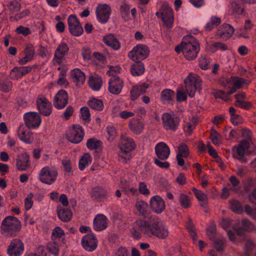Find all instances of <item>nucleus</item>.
Listing matches in <instances>:
<instances>
[{"label":"nucleus","mask_w":256,"mask_h":256,"mask_svg":"<svg viewBox=\"0 0 256 256\" xmlns=\"http://www.w3.org/2000/svg\"><path fill=\"white\" fill-rule=\"evenodd\" d=\"M200 50L198 42L194 37L190 35L184 36L182 43L175 48L176 52H182L184 58L188 60L195 59Z\"/></svg>","instance_id":"f257e3e1"},{"label":"nucleus","mask_w":256,"mask_h":256,"mask_svg":"<svg viewBox=\"0 0 256 256\" xmlns=\"http://www.w3.org/2000/svg\"><path fill=\"white\" fill-rule=\"evenodd\" d=\"M147 236H154L158 238L166 239L168 235L166 226L157 216L152 217L149 222L146 221Z\"/></svg>","instance_id":"f03ea898"},{"label":"nucleus","mask_w":256,"mask_h":256,"mask_svg":"<svg viewBox=\"0 0 256 256\" xmlns=\"http://www.w3.org/2000/svg\"><path fill=\"white\" fill-rule=\"evenodd\" d=\"M20 222L12 216H6L2 222L1 232L7 237L14 236L21 229Z\"/></svg>","instance_id":"7ed1b4c3"},{"label":"nucleus","mask_w":256,"mask_h":256,"mask_svg":"<svg viewBox=\"0 0 256 256\" xmlns=\"http://www.w3.org/2000/svg\"><path fill=\"white\" fill-rule=\"evenodd\" d=\"M135 147V143L132 138L126 136H122L119 144L120 150L118 154L120 160L126 163L130 160L131 158L130 152Z\"/></svg>","instance_id":"20e7f679"},{"label":"nucleus","mask_w":256,"mask_h":256,"mask_svg":"<svg viewBox=\"0 0 256 256\" xmlns=\"http://www.w3.org/2000/svg\"><path fill=\"white\" fill-rule=\"evenodd\" d=\"M202 80L196 74L190 72L184 79V83L186 93L190 97L193 98L196 90L202 89Z\"/></svg>","instance_id":"39448f33"},{"label":"nucleus","mask_w":256,"mask_h":256,"mask_svg":"<svg viewBox=\"0 0 256 256\" xmlns=\"http://www.w3.org/2000/svg\"><path fill=\"white\" fill-rule=\"evenodd\" d=\"M162 126L166 130L176 132L178 128L180 119L174 112H165L162 116Z\"/></svg>","instance_id":"423d86ee"},{"label":"nucleus","mask_w":256,"mask_h":256,"mask_svg":"<svg viewBox=\"0 0 256 256\" xmlns=\"http://www.w3.org/2000/svg\"><path fill=\"white\" fill-rule=\"evenodd\" d=\"M156 14L158 17H160L166 27H172L174 22L173 13L168 3L164 2L160 6V12H156Z\"/></svg>","instance_id":"0eeeda50"},{"label":"nucleus","mask_w":256,"mask_h":256,"mask_svg":"<svg viewBox=\"0 0 256 256\" xmlns=\"http://www.w3.org/2000/svg\"><path fill=\"white\" fill-rule=\"evenodd\" d=\"M149 52V49L146 46L139 44L133 48L128 52V56L132 60L140 62L148 56Z\"/></svg>","instance_id":"6e6552de"},{"label":"nucleus","mask_w":256,"mask_h":256,"mask_svg":"<svg viewBox=\"0 0 256 256\" xmlns=\"http://www.w3.org/2000/svg\"><path fill=\"white\" fill-rule=\"evenodd\" d=\"M58 174L56 168L46 166L41 170L39 174V180L42 183L51 184L56 181Z\"/></svg>","instance_id":"1a4fd4ad"},{"label":"nucleus","mask_w":256,"mask_h":256,"mask_svg":"<svg viewBox=\"0 0 256 256\" xmlns=\"http://www.w3.org/2000/svg\"><path fill=\"white\" fill-rule=\"evenodd\" d=\"M84 135L82 128L80 125H74L66 134V138L71 142L78 144L83 139Z\"/></svg>","instance_id":"9d476101"},{"label":"nucleus","mask_w":256,"mask_h":256,"mask_svg":"<svg viewBox=\"0 0 256 256\" xmlns=\"http://www.w3.org/2000/svg\"><path fill=\"white\" fill-rule=\"evenodd\" d=\"M70 33L74 36H78L83 33V28L75 14L70 15L68 18Z\"/></svg>","instance_id":"9b49d317"},{"label":"nucleus","mask_w":256,"mask_h":256,"mask_svg":"<svg viewBox=\"0 0 256 256\" xmlns=\"http://www.w3.org/2000/svg\"><path fill=\"white\" fill-rule=\"evenodd\" d=\"M69 48L67 44L64 42H61L56 48L53 62L54 64H61L66 60V56L68 54Z\"/></svg>","instance_id":"f8f14e48"},{"label":"nucleus","mask_w":256,"mask_h":256,"mask_svg":"<svg viewBox=\"0 0 256 256\" xmlns=\"http://www.w3.org/2000/svg\"><path fill=\"white\" fill-rule=\"evenodd\" d=\"M24 123L28 128H36L41 123L40 114L36 112H29L24 115Z\"/></svg>","instance_id":"ddd939ff"},{"label":"nucleus","mask_w":256,"mask_h":256,"mask_svg":"<svg viewBox=\"0 0 256 256\" xmlns=\"http://www.w3.org/2000/svg\"><path fill=\"white\" fill-rule=\"evenodd\" d=\"M81 242L83 248L88 252L94 250L98 246V240L92 234L84 235L82 239Z\"/></svg>","instance_id":"4468645a"},{"label":"nucleus","mask_w":256,"mask_h":256,"mask_svg":"<svg viewBox=\"0 0 256 256\" xmlns=\"http://www.w3.org/2000/svg\"><path fill=\"white\" fill-rule=\"evenodd\" d=\"M146 221L142 220H136L130 229V232L134 239L138 240L142 237L140 230H141L146 236Z\"/></svg>","instance_id":"2eb2a0df"},{"label":"nucleus","mask_w":256,"mask_h":256,"mask_svg":"<svg viewBox=\"0 0 256 256\" xmlns=\"http://www.w3.org/2000/svg\"><path fill=\"white\" fill-rule=\"evenodd\" d=\"M37 108L40 113L44 116H48L52 113V104L44 96H40L36 100Z\"/></svg>","instance_id":"dca6fc26"},{"label":"nucleus","mask_w":256,"mask_h":256,"mask_svg":"<svg viewBox=\"0 0 256 256\" xmlns=\"http://www.w3.org/2000/svg\"><path fill=\"white\" fill-rule=\"evenodd\" d=\"M108 89L109 92L114 94H118L124 86V82L118 76H112L108 82Z\"/></svg>","instance_id":"f3484780"},{"label":"nucleus","mask_w":256,"mask_h":256,"mask_svg":"<svg viewBox=\"0 0 256 256\" xmlns=\"http://www.w3.org/2000/svg\"><path fill=\"white\" fill-rule=\"evenodd\" d=\"M24 250V246L19 239L13 240L8 248V254L10 256H20Z\"/></svg>","instance_id":"a211bd4d"},{"label":"nucleus","mask_w":256,"mask_h":256,"mask_svg":"<svg viewBox=\"0 0 256 256\" xmlns=\"http://www.w3.org/2000/svg\"><path fill=\"white\" fill-rule=\"evenodd\" d=\"M68 94L64 90H60L56 94L54 98L53 104L57 109L64 108L68 102Z\"/></svg>","instance_id":"6ab92c4d"},{"label":"nucleus","mask_w":256,"mask_h":256,"mask_svg":"<svg viewBox=\"0 0 256 256\" xmlns=\"http://www.w3.org/2000/svg\"><path fill=\"white\" fill-rule=\"evenodd\" d=\"M111 12L110 6L106 4H98L96 8V17L102 22H106Z\"/></svg>","instance_id":"aec40b11"},{"label":"nucleus","mask_w":256,"mask_h":256,"mask_svg":"<svg viewBox=\"0 0 256 256\" xmlns=\"http://www.w3.org/2000/svg\"><path fill=\"white\" fill-rule=\"evenodd\" d=\"M150 202L151 208L152 211L156 214H161L165 210V202L164 200L158 196H152L150 198Z\"/></svg>","instance_id":"412c9836"},{"label":"nucleus","mask_w":256,"mask_h":256,"mask_svg":"<svg viewBox=\"0 0 256 256\" xmlns=\"http://www.w3.org/2000/svg\"><path fill=\"white\" fill-rule=\"evenodd\" d=\"M232 14L236 17L243 15L245 12L244 0H231Z\"/></svg>","instance_id":"4be33fe9"},{"label":"nucleus","mask_w":256,"mask_h":256,"mask_svg":"<svg viewBox=\"0 0 256 256\" xmlns=\"http://www.w3.org/2000/svg\"><path fill=\"white\" fill-rule=\"evenodd\" d=\"M156 154L161 160H165L168 158L170 154V150L168 146L164 142L157 144L155 146Z\"/></svg>","instance_id":"5701e85b"},{"label":"nucleus","mask_w":256,"mask_h":256,"mask_svg":"<svg viewBox=\"0 0 256 256\" xmlns=\"http://www.w3.org/2000/svg\"><path fill=\"white\" fill-rule=\"evenodd\" d=\"M149 87V84L143 83L142 84L134 86L130 91V98L132 101L138 98L142 94L146 93V89Z\"/></svg>","instance_id":"b1692460"},{"label":"nucleus","mask_w":256,"mask_h":256,"mask_svg":"<svg viewBox=\"0 0 256 256\" xmlns=\"http://www.w3.org/2000/svg\"><path fill=\"white\" fill-rule=\"evenodd\" d=\"M32 70V66L15 67L10 72V78L12 80H18L26 74L30 73Z\"/></svg>","instance_id":"393cba45"},{"label":"nucleus","mask_w":256,"mask_h":256,"mask_svg":"<svg viewBox=\"0 0 256 256\" xmlns=\"http://www.w3.org/2000/svg\"><path fill=\"white\" fill-rule=\"evenodd\" d=\"M24 52L25 55L24 56L20 58L18 60L19 64L21 65L25 64L28 62L32 60L35 52L34 46L30 44H26Z\"/></svg>","instance_id":"a878e982"},{"label":"nucleus","mask_w":256,"mask_h":256,"mask_svg":"<svg viewBox=\"0 0 256 256\" xmlns=\"http://www.w3.org/2000/svg\"><path fill=\"white\" fill-rule=\"evenodd\" d=\"M30 166V156L26 152H22L18 156L16 166L20 170H24Z\"/></svg>","instance_id":"bb28decb"},{"label":"nucleus","mask_w":256,"mask_h":256,"mask_svg":"<svg viewBox=\"0 0 256 256\" xmlns=\"http://www.w3.org/2000/svg\"><path fill=\"white\" fill-rule=\"evenodd\" d=\"M108 218L104 214H97L94 220V228L96 231L104 230L107 226Z\"/></svg>","instance_id":"cd10ccee"},{"label":"nucleus","mask_w":256,"mask_h":256,"mask_svg":"<svg viewBox=\"0 0 256 256\" xmlns=\"http://www.w3.org/2000/svg\"><path fill=\"white\" fill-rule=\"evenodd\" d=\"M56 212L58 218L63 222H68L72 218V214L71 210L69 209L62 208L60 206H58L56 208Z\"/></svg>","instance_id":"c85d7f7f"},{"label":"nucleus","mask_w":256,"mask_h":256,"mask_svg":"<svg viewBox=\"0 0 256 256\" xmlns=\"http://www.w3.org/2000/svg\"><path fill=\"white\" fill-rule=\"evenodd\" d=\"M234 28L229 24H224L221 26L217 32V35L222 38H228L234 34Z\"/></svg>","instance_id":"c756f323"},{"label":"nucleus","mask_w":256,"mask_h":256,"mask_svg":"<svg viewBox=\"0 0 256 256\" xmlns=\"http://www.w3.org/2000/svg\"><path fill=\"white\" fill-rule=\"evenodd\" d=\"M18 134L20 140L26 144H32L34 141L33 134L29 130H24L22 127L19 128Z\"/></svg>","instance_id":"7c9ffc66"},{"label":"nucleus","mask_w":256,"mask_h":256,"mask_svg":"<svg viewBox=\"0 0 256 256\" xmlns=\"http://www.w3.org/2000/svg\"><path fill=\"white\" fill-rule=\"evenodd\" d=\"M88 84L90 87L95 91L98 90L102 86V78L96 74L89 76Z\"/></svg>","instance_id":"2f4dec72"},{"label":"nucleus","mask_w":256,"mask_h":256,"mask_svg":"<svg viewBox=\"0 0 256 256\" xmlns=\"http://www.w3.org/2000/svg\"><path fill=\"white\" fill-rule=\"evenodd\" d=\"M250 148V144L248 141L242 140L236 148V157L239 160L242 162H246V160L244 158L246 150Z\"/></svg>","instance_id":"473e14b6"},{"label":"nucleus","mask_w":256,"mask_h":256,"mask_svg":"<svg viewBox=\"0 0 256 256\" xmlns=\"http://www.w3.org/2000/svg\"><path fill=\"white\" fill-rule=\"evenodd\" d=\"M71 76L73 81L77 85H81L86 80V76L80 69L75 68L71 72Z\"/></svg>","instance_id":"72a5a7b5"},{"label":"nucleus","mask_w":256,"mask_h":256,"mask_svg":"<svg viewBox=\"0 0 256 256\" xmlns=\"http://www.w3.org/2000/svg\"><path fill=\"white\" fill-rule=\"evenodd\" d=\"M144 124L140 120L132 119L129 123L130 130L135 134H140L144 128Z\"/></svg>","instance_id":"f704fd0d"},{"label":"nucleus","mask_w":256,"mask_h":256,"mask_svg":"<svg viewBox=\"0 0 256 256\" xmlns=\"http://www.w3.org/2000/svg\"><path fill=\"white\" fill-rule=\"evenodd\" d=\"M131 66L130 73L133 76H140L144 72V66L142 62L138 60Z\"/></svg>","instance_id":"c9c22d12"},{"label":"nucleus","mask_w":256,"mask_h":256,"mask_svg":"<svg viewBox=\"0 0 256 256\" xmlns=\"http://www.w3.org/2000/svg\"><path fill=\"white\" fill-rule=\"evenodd\" d=\"M103 41L106 44L115 50H118L120 48V42L112 34H108L104 36Z\"/></svg>","instance_id":"e433bc0d"},{"label":"nucleus","mask_w":256,"mask_h":256,"mask_svg":"<svg viewBox=\"0 0 256 256\" xmlns=\"http://www.w3.org/2000/svg\"><path fill=\"white\" fill-rule=\"evenodd\" d=\"M135 208L140 214L146 216L148 214V204L144 201L140 200L136 202Z\"/></svg>","instance_id":"4c0bfd02"},{"label":"nucleus","mask_w":256,"mask_h":256,"mask_svg":"<svg viewBox=\"0 0 256 256\" xmlns=\"http://www.w3.org/2000/svg\"><path fill=\"white\" fill-rule=\"evenodd\" d=\"M86 146L89 150H101L102 148V142L95 138H91L88 140Z\"/></svg>","instance_id":"58836bf2"},{"label":"nucleus","mask_w":256,"mask_h":256,"mask_svg":"<svg viewBox=\"0 0 256 256\" xmlns=\"http://www.w3.org/2000/svg\"><path fill=\"white\" fill-rule=\"evenodd\" d=\"M107 195V192L103 188L96 187L92 189V196L93 198L98 201H100Z\"/></svg>","instance_id":"ea45409f"},{"label":"nucleus","mask_w":256,"mask_h":256,"mask_svg":"<svg viewBox=\"0 0 256 256\" xmlns=\"http://www.w3.org/2000/svg\"><path fill=\"white\" fill-rule=\"evenodd\" d=\"M174 96V92L170 89H165L161 92V100L163 103H168Z\"/></svg>","instance_id":"a19ab883"},{"label":"nucleus","mask_w":256,"mask_h":256,"mask_svg":"<svg viewBox=\"0 0 256 256\" xmlns=\"http://www.w3.org/2000/svg\"><path fill=\"white\" fill-rule=\"evenodd\" d=\"M92 158L88 153L84 154L80 158L78 164V168L80 170H82L86 166L92 162Z\"/></svg>","instance_id":"79ce46f5"},{"label":"nucleus","mask_w":256,"mask_h":256,"mask_svg":"<svg viewBox=\"0 0 256 256\" xmlns=\"http://www.w3.org/2000/svg\"><path fill=\"white\" fill-rule=\"evenodd\" d=\"M57 240L49 242L47 244V250L52 254L58 256L59 254V243Z\"/></svg>","instance_id":"37998d69"},{"label":"nucleus","mask_w":256,"mask_h":256,"mask_svg":"<svg viewBox=\"0 0 256 256\" xmlns=\"http://www.w3.org/2000/svg\"><path fill=\"white\" fill-rule=\"evenodd\" d=\"M88 105L92 108L97 110H102L104 108L102 101L100 100L94 98H92L88 102Z\"/></svg>","instance_id":"c03bdc74"},{"label":"nucleus","mask_w":256,"mask_h":256,"mask_svg":"<svg viewBox=\"0 0 256 256\" xmlns=\"http://www.w3.org/2000/svg\"><path fill=\"white\" fill-rule=\"evenodd\" d=\"M178 202L182 207L184 208H188L191 206V200L190 197L183 193L179 196Z\"/></svg>","instance_id":"a18cd8bd"},{"label":"nucleus","mask_w":256,"mask_h":256,"mask_svg":"<svg viewBox=\"0 0 256 256\" xmlns=\"http://www.w3.org/2000/svg\"><path fill=\"white\" fill-rule=\"evenodd\" d=\"M208 50L212 52H214L216 50H220L224 51L228 50V46L222 42H213L208 46Z\"/></svg>","instance_id":"49530a36"},{"label":"nucleus","mask_w":256,"mask_h":256,"mask_svg":"<svg viewBox=\"0 0 256 256\" xmlns=\"http://www.w3.org/2000/svg\"><path fill=\"white\" fill-rule=\"evenodd\" d=\"M221 23V20L220 18L212 16L210 21L207 23L205 26V29L207 31H210L212 29L216 28Z\"/></svg>","instance_id":"de8ad7c7"},{"label":"nucleus","mask_w":256,"mask_h":256,"mask_svg":"<svg viewBox=\"0 0 256 256\" xmlns=\"http://www.w3.org/2000/svg\"><path fill=\"white\" fill-rule=\"evenodd\" d=\"M250 82V80L238 76H236L232 78V86L238 89L241 88L244 84H248Z\"/></svg>","instance_id":"09e8293b"},{"label":"nucleus","mask_w":256,"mask_h":256,"mask_svg":"<svg viewBox=\"0 0 256 256\" xmlns=\"http://www.w3.org/2000/svg\"><path fill=\"white\" fill-rule=\"evenodd\" d=\"M230 208L232 211L237 214H241L243 212V208L240 204V202L235 200H230Z\"/></svg>","instance_id":"8fccbe9b"},{"label":"nucleus","mask_w":256,"mask_h":256,"mask_svg":"<svg viewBox=\"0 0 256 256\" xmlns=\"http://www.w3.org/2000/svg\"><path fill=\"white\" fill-rule=\"evenodd\" d=\"M65 234L64 231L59 226L56 227L53 229L52 234V240L58 239V241L60 242V239Z\"/></svg>","instance_id":"3c124183"},{"label":"nucleus","mask_w":256,"mask_h":256,"mask_svg":"<svg viewBox=\"0 0 256 256\" xmlns=\"http://www.w3.org/2000/svg\"><path fill=\"white\" fill-rule=\"evenodd\" d=\"M199 66L200 68L204 70H208L210 64V59L208 58L202 56L198 59Z\"/></svg>","instance_id":"603ef678"},{"label":"nucleus","mask_w":256,"mask_h":256,"mask_svg":"<svg viewBox=\"0 0 256 256\" xmlns=\"http://www.w3.org/2000/svg\"><path fill=\"white\" fill-rule=\"evenodd\" d=\"M20 4L16 0L10 2L8 5V8L12 14H14L16 12H18L20 9Z\"/></svg>","instance_id":"864d4df0"},{"label":"nucleus","mask_w":256,"mask_h":256,"mask_svg":"<svg viewBox=\"0 0 256 256\" xmlns=\"http://www.w3.org/2000/svg\"><path fill=\"white\" fill-rule=\"evenodd\" d=\"M192 190L195 196L199 201H207L208 197L202 191L197 190L194 187H193Z\"/></svg>","instance_id":"5fc2aeb1"},{"label":"nucleus","mask_w":256,"mask_h":256,"mask_svg":"<svg viewBox=\"0 0 256 256\" xmlns=\"http://www.w3.org/2000/svg\"><path fill=\"white\" fill-rule=\"evenodd\" d=\"M177 154H180L184 157H187L189 155V150L188 146L185 144H181L178 147V152Z\"/></svg>","instance_id":"6e6d98bb"},{"label":"nucleus","mask_w":256,"mask_h":256,"mask_svg":"<svg viewBox=\"0 0 256 256\" xmlns=\"http://www.w3.org/2000/svg\"><path fill=\"white\" fill-rule=\"evenodd\" d=\"M82 118L85 122H88L90 120V114L87 107H83L80 109Z\"/></svg>","instance_id":"4d7b16f0"},{"label":"nucleus","mask_w":256,"mask_h":256,"mask_svg":"<svg viewBox=\"0 0 256 256\" xmlns=\"http://www.w3.org/2000/svg\"><path fill=\"white\" fill-rule=\"evenodd\" d=\"M30 14V10L28 9H26L21 12L16 14L13 16H10V18L17 21L28 16Z\"/></svg>","instance_id":"13d9d810"},{"label":"nucleus","mask_w":256,"mask_h":256,"mask_svg":"<svg viewBox=\"0 0 256 256\" xmlns=\"http://www.w3.org/2000/svg\"><path fill=\"white\" fill-rule=\"evenodd\" d=\"M66 70H62L59 74V78L58 80L57 84L60 86H66L68 85V82L66 79Z\"/></svg>","instance_id":"bf43d9fd"},{"label":"nucleus","mask_w":256,"mask_h":256,"mask_svg":"<svg viewBox=\"0 0 256 256\" xmlns=\"http://www.w3.org/2000/svg\"><path fill=\"white\" fill-rule=\"evenodd\" d=\"M12 82L10 80H6L0 84V90L4 92H10L12 88Z\"/></svg>","instance_id":"052dcab7"},{"label":"nucleus","mask_w":256,"mask_h":256,"mask_svg":"<svg viewBox=\"0 0 256 256\" xmlns=\"http://www.w3.org/2000/svg\"><path fill=\"white\" fill-rule=\"evenodd\" d=\"M244 211L249 216L256 220V206L252 208L246 204L244 206Z\"/></svg>","instance_id":"680f3d73"},{"label":"nucleus","mask_w":256,"mask_h":256,"mask_svg":"<svg viewBox=\"0 0 256 256\" xmlns=\"http://www.w3.org/2000/svg\"><path fill=\"white\" fill-rule=\"evenodd\" d=\"M230 181L232 186V188H230V189L235 192L238 191L240 180L236 178V176H231L230 178Z\"/></svg>","instance_id":"e2e57ef3"},{"label":"nucleus","mask_w":256,"mask_h":256,"mask_svg":"<svg viewBox=\"0 0 256 256\" xmlns=\"http://www.w3.org/2000/svg\"><path fill=\"white\" fill-rule=\"evenodd\" d=\"M254 186V182L252 179L248 178L244 182V189L246 192H250Z\"/></svg>","instance_id":"0e129e2a"},{"label":"nucleus","mask_w":256,"mask_h":256,"mask_svg":"<svg viewBox=\"0 0 256 256\" xmlns=\"http://www.w3.org/2000/svg\"><path fill=\"white\" fill-rule=\"evenodd\" d=\"M130 7L128 5L123 4L121 6L120 8V14L122 17L126 20L128 18V16L130 13Z\"/></svg>","instance_id":"69168bd1"},{"label":"nucleus","mask_w":256,"mask_h":256,"mask_svg":"<svg viewBox=\"0 0 256 256\" xmlns=\"http://www.w3.org/2000/svg\"><path fill=\"white\" fill-rule=\"evenodd\" d=\"M32 197L33 194L30 193L24 200L25 208L26 210H30L33 205Z\"/></svg>","instance_id":"338daca9"},{"label":"nucleus","mask_w":256,"mask_h":256,"mask_svg":"<svg viewBox=\"0 0 256 256\" xmlns=\"http://www.w3.org/2000/svg\"><path fill=\"white\" fill-rule=\"evenodd\" d=\"M16 32L18 34H22L24 36H27L28 35L30 34V30L28 28L24 27L23 26H18L16 30Z\"/></svg>","instance_id":"774afa93"}]
</instances>
